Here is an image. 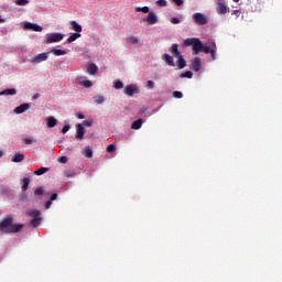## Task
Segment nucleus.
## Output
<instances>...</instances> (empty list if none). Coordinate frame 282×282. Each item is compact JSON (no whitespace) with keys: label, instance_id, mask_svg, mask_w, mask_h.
Segmentation results:
<instances>
[{"label":"nucleus","instance_id":"nucleus-1","mask_svg":"<svg viewBox=\"0 0 282 282\" xmlns=\"http://www.w3.org/2000/svg\"><path fill=\"white\" fill-rule=\"evenodd\" d=\"M14 217L8 215L4 219L0 221V232L3 235H12L13 232H21L23 230V224H13Z\"/></svg>","mask_w":282,"mask_h":282},{"label":"nucleus","instance_id":"nucleus-2","mask_svg":"<svg viewBox=\"0 0 282 282\" xmlns=\"http://www.w3.org/2000/svg\"><path fill=\"white\" fill-rule=\"evenodd\" d=\"M183 45L185 47H191V45H192V50H193L194 55H197L198 53H200L203 47H204V44L202 43V40L197 39V37H192V39L184 40Z\"/></svg>","mask_w":282,"mask_h":282},{"label":"nucleus","instance_id":"nucleus-3","mask_svg":"<svg viewBox=\"0 0 282 282\" xmlns=\"http://www.w3.org/2000/svg\"><path fill=\"white\" fill-rule=\"evenodd\" d=\"M25 215H28V217H32L30 224L33 228H39V225L41 221H43V218L41 217V210L39 209H29L25 212Z\"/></svg>","mask_w":282,"mask_h":282},{"label":"nucleus","instance_id":"nucleus-4","mask_svg":"<svg viewBox=\"0 0 282 282\" xmlns=\"http://www.w3.org/2000/svg\"><path fill=\"white\" fill-rule=\"evenodd\" d=\"M192 19L196 25H206L208 23V18L204 13H194Z\"/></svg>","mask_w":282,"mask_h":282},{"label":"nucleus","instance_id":"nucleus-5","mask_svg":"<svg viewBox=\"0 0 282 282\" xmlns=\"http://www.w3.org/2000/svg\"><path fill=\"white\" fill-rule=\"evenodd\" d=\"M65 35H63L62 33H51L46 35V40L44 43H46V45H50L51 43H59V41L62 39H64Z\"/></svg>","mask_w":282,"mask_h":282},{"label":"nucleus","instance_id":"nucleus-6","mask_svg":"<svg viewBox=\"0 0 282 282\" xmlns=\"http://www.w3.org/2000/svg\"><path fill=\"white\" fill-rule=\"evenodd\" d=\"M123 94L126 96H133V94H140V89L135 84H131L124 87Z\"/></svg>","mask_w":282,"mask_h":282},{"label":"nucleus","instance_id":"nucleus-7","mask_svg":"<svg viewBox=\"0 0 282 282\" xmlns=\"http://www.w3.org/2000/svg\"><path fill=\"white\" fill-rule=\"evenodd\" d=\"M216 11L218 14H227V12H230V8L224 3V1H218L216 6Z\"/></svg>","mask_w":282,"mask_h":282},{"label":"nucleus","instance_id":"nucleus-8","mask_svg":"<svg viewBox=\"0 0 282 282\" xmlns=\"http://www.w3.org/2000/svg\"><path fill=\"white\" fill-rule=\"evenodd\" d=\"M48 53H40L37 54L32 61L31 63H33V65H36L39 63H43L44 61H47L48 58Z\"/></svg>","mask_w":282,"mask_h":282},{"label":"nucleus","instance_id":"nucleus-9","mask_svg":"<svg viewBox=\"0 0 282 282\" xmlns=\"http://www.w3.org/2000/svg\"><path fill=\"white\" fill-rule=\"evenodd\" d=\"M25 30H32L33 32H43V26L31 22L24 23Z\"/></svg>","mask_w":282,"mask_h":282},{"label":"nucleus","instance_id":"nucleus-10","mask_svg":"<svg viewBox=\"0 0 282 282\" xmlns=\"http://www.w3.org/2000/svg\"><path fill=\"white\" fill-rule=\"evenodd\" d=\"M162 61H164V63H166V65H169V67H175V59L173 58V56L164 53L161 56Z\"/></svg>","mask_w":282,"mask_h":282},{"label":"nucleus","instance_id":"nucleus-11","mask_svg":"<svg viewBox=\"0 0 282 282\" xmlns=\"http://www.w3.org/2000/svg\"><path fill=\"white\" fill-rule=\"evenodd\" d=\"M191 69H193V72H199V69H202V58L195 57L192 61Z\"/></svg>","mask_w":282,"mask_h":282},{"label":"nucleus","instance_id":"nucleus-12","mask_svg":"<svg viewBox=\"0 0 282 282\" xmlns=\"http://www.w3.org/2000/svg\"><path fill=\"white\" fill-rule=\"evenodd\" d=\"M144 21L149 25H155L158 23V15L154 12H149L148 17L144 19Z\"/></svg>","mask_w":282,"mask_h":282},{"label":"nucleus","instance_id":"nucleus-13","mask_svg":"<svg viewBox=\"0 0 282 282\" xmlns=\"http://www.w3.org/2000/svg\"><path fill=\"white\" fill-rule=\"evenodd\" d=\"M85 138V127L83 124L77 123L76 124V139L77 140H83Z\"/></svg>","mask_w":282,"mask_h":282},{"label":"nucleus","instance_id":"nucleus-14","mask_svg":"<svg viewBox=\"0 0 282 282\" xmlns=\"http://www.w3.org/2000/svg\"><path fill=\"white\" fill-rule=\"evenodd\" d=\"M77 80L79 85H83V87H86L87 89H89V87H94V83L85 77H78Z\"/></svg>","mask_w":282,"mask_h":282},{"label":"nucleus","instance_id":"nucleus-15","mask_svg":"<svg viewBox=\"0 0 282 282\" xmlns=\"http://www.w3.org/2000/svg\"><path fill=\"white\" fill-rule=\"evenodd\" d=\"M30 109V104H22L14 109V113H25Z\"/></svg>","mask_w":282,"mask_h":282},{"label":"nucleus","instance_id":"nucleus-16","mask_svg":"<svg viewBox=\"0 0 282 282\" xmlns=\"http://www.w3.org/2000/svg\"><path fill=\"white\" fill-rule=\"evenodd\" d=\"M170 52L173 56H175L176 58L178 56H182V53H180V45L177 44H172L171 48H170Z\"/></svg>","mask_w":282,"mask_h":282},{"label":"nucleus","instance_id":"nucleus-17","mask_svg":"<svg viewBox=\"0 0 282 282\" xmlns=\"http://www.w3.org/2000/svg\"><path fill=\"white\" fill-rule=\"evenodd\" d=\"M176 61V65L178 67V69H184V67H186V59H184V56L178 55Z\"/></svg>","mask_w":282,"mask_h":282},{"label":"nucleus","instance_id":"nucleus-18","mask_svg":"<svg viewBox=\"0 0 282 282\" xmlns=\"http://www.w3.org/2000/svg\"><path fill=\"white\" fill-rule=\"evenodd\" d=\"M23 160H25V155H23L22 153H15L12 156L11 162H14L15 164H19V162H23Z\"/></svg>","mask_w":282,"mask_h":282},{"label":"nucleus","instance_id":"nucleus-19","mask_svg":"<svg viewBox=\"0 0 282 282\" xmlns=\"http://www.w3.org/2000/svg\"><path fill=\"white\" fill-rule=\"evenodd\" d=\"M70 26L74 32H77V34H80V32H83V26L76 21H70Z\"/></svg>","mask_w":282,"mask_h":282},{"label":"nucleus","instance_id":"nucleus-20","mask_svg":"<svg viewBox=\"0 0 282 282\" xmlns=\"http://www.w3.org/2000/svg\"><path fill=\"white\" fill-rule=\"evenodd\" d=\"M57 123H58V121L56 120V118H54L52 116L47 118L46 124H47L48 129H54V127H56Z\"/></svg>","mask_w":282,"mask_h":282},{"label":"nucleus","instance_id":"nucleus-21","mask_svg":"<svg viewBox=\"0 0 282 282\" xmlns=\"http://www.w3.org/2000/svg\"><path fill=\"white\" fill-rule=\"evenodd\" d=\"M28 188H30V178L25 177L22 180V186H21L22 193H25Z\"/></svg>","mask_w":282,"mask_h":282},{"label":"nucleus","instance_id":"nucleus-22","mask_svg":"<svg viewBox=\"0 0 282 282\" xmlns=\"http://www.w3.org/2000/svg\"><path fill=\"white\" fill-rule=\"evenodd\" d=\"M2 96H17V89L15 88H9L1 91Z\"/></svg>","mask_w":282,"mask_h":282},{"label":"nucleus","instance_id":"nucleus-23","mask_svg":"<svg viewBox=\"0 0 282 282\" xmlns=\"http://www.w3.org/2000/svg\"><path fill=\"white\" fill-rule=\"evenodd\" d=\"M142 123H143V120L138 119V120L132 122L131 129H134V130L142 129Z\"/></svg>","mask_w":282,"mask_h":282},{"label":"nucleus","instance_id":"nucleus-24","mask_svg":"<svg viewBox=\"0 0 282 282\" xmlns=\"http://www.w3.org/2000/svg\"><path fill=\"white\" fill-rule=\"evenodd\" d=\"M210 56H212V61H216L217 58V44L215 42H213V48L212 52H209Z\"/></svg>","mask_w":282,"mask_h":282},{"label":"nucleus","instance_id":"nucleus-25","mask_svg":"<svg viewBox=\"0 0 282 282\" xmlns=\"http://www.w3.org/2000/svg\"><path fill=\"white\" fill-rule=\"evenodd\" d=\"M52 54H54V56H65V54H67V51H63V50H58V48H53Z\"/></svg>","mask_w":282,"mask_h":282},{"label":"nucleus","instance_id":"nucleus-26","mask_svg":"<svg viewBox=\"0 0 282 282\" xmlns=\"http://www.w3.org/2000/svg\"><path fill=\"white\" fill-rule=\"evenodd\" d=\"M98 72V66L96 64H90L88 66V74L94 76Z\"/></svg>","mask_w":282,"mask_h":282},{"label":"nucleus","instance_id":"nucleus-27","mask_svg":"<svg viewBox=\"0 0 282 282\" xmlns=\"http://www.w3.org/2000/svg\"><path fill=\"white\" fill-rule=\"evenodd\" d=\"M82 34L80 33H73L68 39L67 43H74L77 39H80Z\"/></svg>","mask_w":282,"mask_h":282},{"label":"nucleus","instance_id":"nucleus-28","mask_svg":"<svg viewBox=\"0 0 282 282\" xmlns=\"http://www.w3.org/2000/svg\"><path fill=\"white\" fill-rule=\"evenodd\" d=\"M84 155L85 158H94V151L91 150V148L86 147L84 151Z\"/></svg>","mask_w":282,"mask_h":282},{"label":"nucleus","instance_id":"nucleus-29","mask_svg":"<svg viewBox=\"0 0 282 282\" xmlns=\"http://www.w3.org/2000/svg\"><path fill=\"white\" fill-rule=\"evenodd\" d=\"M135 12H143V14H149L150 9L149 7H137Z\"/></svg>","mask_w":282,"mask_h":282},{"label":"nucleus","instance_id":"nucleus-30","mask_svg":"<svg viewBox=\"0 0 282 282\" xmlns=\"http://www.w3.org/2000/svg\"><path fill=\"white\" fill-rule=\"evenodd\" d=\"M47 171H50L48 167H41L34 172V175H44V173H47Z\"/></svg>","mask_w":282,"mask_h":282},{"label":"nucleus","instance_id":"nucleus-31","mask_svg":"<svg viewBox=\"0 0 282 282\" xmlns=\"http://www.w3.org/2000/svg\"><path fill=\"white\" fill-rule=\"evenodd\" d=\"M180 78H193V72L187 70V72H185V73H182V74L180 75Z\"/></svg>","mask_w":282,"mask_h":282},{"label":"nucleus","instance_id":"nucleus-32","mask_svg":"<svg viewBox=\"0 0 282 282\" xmlns=\"http://www.w3.org/2000/svg\"><path fill=\"white\" fill-rule=\"evenodd\" d=\"M113 87L115 89H122V87H124V84L121 80H115Z\"/></svg>","mask_w":282,"mask_h":282},{"label":"nucleus","instance_id":"nucleus-33","mask_svg":"<svg viewBox=\"0 0 282 282\" xmlns=\"http://www.w3.org/2000/svg\"><path fill=\"white\" fill-rule=\"evenodd\" d=\"M156 6L160 8H166L169 6V2L166 0H158Z\"/></svg>","mask_w":282,"mask_h":282},{"label":"nucleus","instance_id":"nucleus-34","mask_svg":"<svg viewBox=\"0 0 282 282\" xmlns=\"http://www.w3.org/2000/svg\"><path fill=\"white\" fill-rule=\"evenodd\" d=\"M45 193V187L41 186V187H37L35 191H34V195H43Z\"/></svg>","mask_w":282,"mask_h":282},{"label":"nucleus","instance_id":"nucleus-35","mask_svg":"<svg viewBox=\"0 0 282 282\" xmlns=\"http://www.w3.org/2000/svg\"><path fill=\"white\" fill-rule=\"evenodd\" d=\"M173 98H184V94L182 91H173L172 93Z\"/></svg>","mask_w":282,"mask_h":282},{"label":"nucleus","instance_id":"nucleus-36","mask_svg":"<svg viewBox=\"0 0 282 282\" xmlns=\"http://www.w3.org/2000/svg\"><path fill=\"white\" fill-rule=\"evenodd\" d=\"M128 41H129L132 45H138V43H139V40H138V37H135V36H130V37H128Z\"/></svg>","mask_w":282,"mask_h":282},{"label":"nucleus","instance_id":"nucleus-37","mask_svg":"<svg viewBox=\"0 0 282 282\" xmlns=\"http://www.w3.org/2000/svg\"><path fill=\"white\" fill-rule=\"evenodd\" d=\"M30 3V0H17L15 6H28Z\"/></svg>","mask_w":282,"mask_h":282},{"label":"nucleus","instance_id":"nucleus-38","mask_svg":"<svg viewBox=\"0 0 282 282\" xmlns=\"http://www.w3.org/2000/svg\"><path fill=\"white\" fill-rule=\"evenodd\" d=\"M95 102H96L97 105H102V102H105V97H102V96L96 97V98H95Z\"/></svg>","mask_w":282,"mask_h":282},{"label":"nucleus","instance_id":"nucleus-39","mask_svg":"<svg viewBox=\"0 0 282 282\" xmlns=\"http://www.w3.org/2000/svg\"><path fill=\"white\" fill-rule=\"evenodd\" d=\"M107 153H113L116 151V145L109 144L106 149Z\"/></svg>","mask_w":282,"mask_h":282},{"label":"nucleus","instance_id":"nucleus-40","mask_svg":"<svg viewBox=\"0 0 282 282\" xmlns=\"http://www.w3.org/2000/svg\"><path fill=\"white\" fill-rule=\"evenodd\" d=\"M202 52H204V54H210L213 52V48L203 45Z\"/></svg>","mask_w":282,"mask_h":282},{"label":"nucleus","instance_id":"nucleus-41","mask_svg":"<svg viewBox=\"0 0 282 282\" xmlns=\"http://www.w3.org/2000/svg\"><path fill=\"white\" fill-rule=\"evenodd\" d=\"M67 161H68L67 156H61V158L58 159V162H59L61 164H67Z\"/></svg>","mask_w":282,"mask_h":282},{"label":"nucleus","instance_id":"nucleus-42","mask_svg":"<svg viewBox=\"0 0 282 282\" xmlns=\"http://www.w3.org/2000/svg\"><path fill=\"white\" fill-rule=\"evenodd\" d=\"M180 22H181L180 18H172V19H171V23H172L173 25H177V23H180Z\"/></svg>","mask_w":282,"mask_h":282},{"label":"nucleus","instance_id":"nucleus-43","mask_svg":"<svg viewBox=\"0 0 282 282\" xmlns=\"http://www.w3.org/2000/svg\"><path fill=\"white\" fill-rule=\"evenodd\" d=\"M69 129H72V127L69 124H65L62 129V133H67V131H69Z\"/></svg>","mask_w":282,"mask_h":282},{"label":"nucleus","instance_id":"nucleus-44","mask_svg":"<svg viewBox=\"0 0 282 282\" xmlns=\"http://www.w3.org/2000/svg\"><path fill=\"white\" fill-rule=\"evenodd\" d=\"M155 87V83L153 80H148V89H153Z\"/></svg>","mask_w":282,"mask_h":282},{"label":"nucleus","instance_id":"nucleus-45","mask_svg":"<svg viewBox=\"0 0 282 282\" xmlns=\"http://www.w3.org/2000/svg\"><path fill=\"white\" fill-rule=\"evenodd\" d=\"M66 177H74L75 173L74 171H67L65 172Z\"/></svg>","mask_w":282,"mask_h":282},{"label":"nucleus","instance_id":"nucleus-46","mask_svg":"<svg viewBox=\"0 0 282 282\" xmlns=\"http://www.w3.org/2000/svg\"><path fill=\"white\" fill-rule=\"evenodd\" d=\"M176 6H184V0H172Z\"/></svg>","mask_w":282,"mask_h":282},{"label":"nucleus","instance_id":"nucleus-47","mask_svg":"<svg viewBox=\"0 0 282 282\" xmlns=\"http://www.w3.org/2000/svg\"><path fill=\"white\" fill-rule=\"evenodd\" d=\"M91 124H94V122L91 120L84 121L85 127H91Z\"/></svg>","mask_w":282,"mask_h":282},{"label":"nucleus","instance_id":"nucleus-48","mask_svg":"<svg viewBox=\"0 0 282 282\" xmlns=\"http://www.w3.org/2000/svg\"><path fill=\"white\" fill-rule=\"evenodd\" d=\"M58 199V194L54 193L51 195V202Z\"/></svg>","mask_w":282,"mask_h":282},{"label":"nucleus","instance_id":"nucleus-49","mask_svg":"<svg viewBox=\"0 0 282 282\" xmlns=\"http://www.w3.org/2000/svg\"><path fill=\"white\" fill-rule=\"evenodd\" d=\"M52 207V200H47L46 203H45V208H46V210H48V208H51Z\"/></svg>","mask_w":282,"mask_h":282},{"label":"nucleus","instance_id":"nucleus-50","mask_svg":"<svg viewBox=\"0 0 282 282\" xmlns=\"http://www.w3.org/2000/svg\"><path fill=\"white\" fill-rule=\"evenodd\" d=\"M76 118H78V120H85V115L83 113H77Z\"/></svg>","mask_w":282,"mask_h":282},{"label":"nucleus","instance_id":"nucleus-51","mask_svg":"<svg viewBox=\"0 0 282 282\" xmlns=\"http://www.w3.org/2000/svg\"><path fill=\"white\" fill-rule=\"evenodd\" d=\"M24 144H32V139L30 138L24 139Z\"/></svg>","mask_w":282,"mask_h":282},{"label":"nucleus","instance_id":"nucleus-52","mask_svg":"<svg viewBox=\"0 0 282 282\" xmlns=\"http://www.w3.org/2000/svg\"><path fill=\"white\" fill-rule=\"evenodd\" d=\"M40 97V95H33L32 100H36Z\"/></svg>","mask_w":282,"mask_h":282},{"label":"nucleus","instance_id":"nucleus-53","mask_svg":"<svg viewBox=\"0 0 282 282\" xmlns=\"http://www.w3.org/2000/svg\"><path fill=\"white\" fill-rule=\"evenodd\" d=\"M0 23H6V20L0 15Z\"/></svg>","mask_w":282,"mask_h":282},{"label":"nucleus","instance_id":"nucleus-54","mask_svg":"<svg viewBox=\"0 0 282 282\" xmlns=\"http://www.w3.org/2000/svg\"><path fill=\"white\" fill-rule=\"evenodd\" d=\"M0 158H3V151L0 150Z\"/></svg>","mask_w":282,"mask_h":282},{"label":"nucleus","instance_id":"nucleus-55","mask_svg":"<svg viewBox=\"0 0 282 282\" xmlns=\"http://www.w3.org/2000/svg\"><path fill=\"white\" fill-rule=\"evenodd\" d=\"M235 1V3H239V0H234Z\"/></svg>","mask_w":282,"mask_h":282},{"label":"nucleus","instance_id":"nucleus-56","mask_svg":"<svg viewBox=\"0 0 282 282\" xmlns=\"http://www.w3.org/2000/svg\"><path fill=\"white\" fill-rule=\"evenodd\" d=\"M0 96H3V95L0 93Z\"/></svg>","mask_w":282,"mask_h":282}]
</instances>
